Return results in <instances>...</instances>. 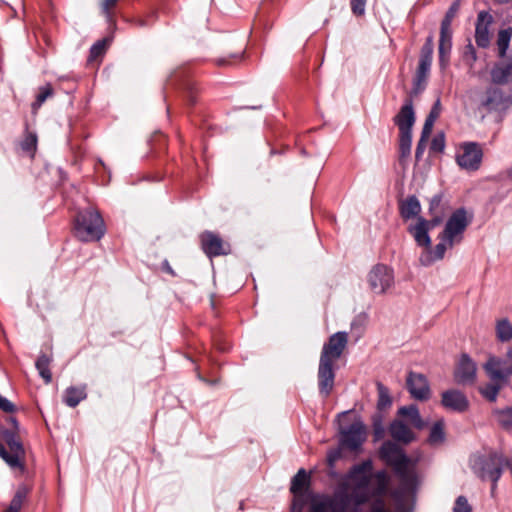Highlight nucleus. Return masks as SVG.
Listing matches in <instances>:
<instances>
[{
	"label": "nucleus",
	"mask_w": 512,
	"mask_h": 512,
	"mask_svg": "<svg viewBox=\"0 0 512 512\" xmlns=\"http://www.w3.org/2000/svg\"><path fill=\"white\" fill-rule=\"evenodd\" d=\"M347 343V332L339 331L332 334L328 342L323 345L318 367V388L319 393L324 398H327L334 388L335 371L333 363L341 357Z\"/></svg>",
	"instance_id": "f257e3e1"
},
{
	"label": "nucleus",
	"mask_w": 512,
	"mask_h": 512,
	"mask_svg": "<svg viewBox=\"0 0 512 512\" xmlns=\"http://www.w3.org/2000/svg\"><path fill=\"white\" fill-rule=\"evenodd\" d=\"M379 455L388 466L393 468L402 483L413 484L415 482L416 475L410 467V459L397 444L391 441L384 442L379 449Z\"/></svg>",
	"instance_id": "f03ea898"
},
{
	"label": "nucleus",
	"mask_w": 512,
	"mask_h": 512,
	"mask_svg": "<svg viewBox=\"0 0 512 512\" xmlns=\"http://www.w3.org/2000/svg\"><path fill=\"white\" fill-rule=\"evenodd\" d=\"M104 220L98 211H80L74 221L75 236L83 242L99 241L105 234Z\"/></svg>",
	"instance_id": "7ed1b4c3"
},
{
	"label": "nucleus",
	"mask_w": 512,
	"mask_h": 512,
	"mask_svg": "<svg viewBox=\"0 0 512 512\" xmlns=\"http://www.w3.org/2000/svg\"><path fill=\"white\" fill-rule=\"evenodd\" d=\"M329 512H360V507L368 501L366 492L350 494L348 483L340 482L334 493L327 495Z\"/></svg>",
	"instance_id": "20e7f679"
},
{
	"label": "nucleus",
	"mask_w": 512,
	"mask_h": 512,
	"mask_svg": "<svg viewBox=\"0 0 512 512\" xmlns=\"http://www.w3.org/2000/svg\"><path fill=\"white\" fill-rule=\"evenodd\" d=\"M473 215L468 214L464 207L458 208L448 218L443 231L440 233L450 244H460L464 238V232L471 224Z\"/></svg>",
	"instance_id": "39448f33"
},
{
	"label": "nucleus",
	"mask_w": 512,
	"mask_h": 512,
	"mask_svg": "<svg viewBox=\"0 0 512 512\" xmlns=\"http://www.w3.org/2000/svg\"><path fill=\"white\" fill-rule=\"evenodd\" d=\"M430 216L431 218L429 220L424 217H418L417 222L408 227V232L413 236L418 246L430 247L431 238L429 236V231L439 226L444 219V213H438Z\"/></svg>",
	"instance_id": "423d86ee"
},
{
	"label": "nucleus",
	"mask_w": 512,
	"mask_h": 512,
	"mask_svg": "<svg viewBox=\"0 0 512 512\" xmlns=\"http://www.w3.org/2000/svg\"><path fill=\"white\" fill-rule=\"evenodd\" d=\"M505 458L498 453H490L486 458L480 459L474 466L475 472L482 480L497 483L502 476Z\"/></svg>",
	"instance_id": "0eeeda50"
},
{
	"label": "nucleus",
	"mask_w": 512,
	"mask_h": 512,
	"mask_svg": "<svg viewBox=\"0 0 512 512\" xmlns=\"http://www.w3.org/2000/svg\"><path fill=\"white\" fill-rule=\"evenodd\" d=\"M461 152L456 155L457 164L467 171H476L480 168L483 150L476 142H466L460 146Z\"/></svg>",
	"instance_id": "6e6552de"
},
{
	"label": "nucleus",
	"mask_w": 512,
	"mask_h": 512,
	"mask_svg": "<svg viewBox=\"0 0 512 512\" xmlns=\"http://www.w3.org/2000/svg\"><path fill=\"white\" fill-rule=\"evenodd\" d=\"M366 440V427L361 421H355L347 428L341 429L339 444L341 448L356 451Z\"/></svg>",
	"instance_id": "1a4fd4ad"
},
{
	"label": "nucleus",
	"mask_w": 512,
	"mask_h": 512,
	"mask_svg": "<svg viewBox=\"0 0 512 512\" xmlns=\"http://www.w3.org/2000/svg\"><path fill=\"white\" fill-rule=\"evenodd\" d=\"M393 282V271L384 264L375 265L368 274L369 286L376 294L385 293Z\"/></svg>",
	"instance_id": "9d476101"
},
{
	"label": "nucleus",
	"mask_w": 512,
	"mask_h": 512,
	"mask_svg": "<svg viewBox=\"0 0 512 512\" xmlns=\"http://www.w3.org/2000/svg\"><path fill=\"white\" fill-rule=\"evenodd\" d=\"M372 461L365 460L360 464L353 465L341 482H352L357 490L366 489L371 480Z\"/></svg>",
	"instance_id": "9b49d317"
},
{
	"label": "nucleus",
	"mask_w": 512,
	"mask_h": 512,
	"mask_svg": "<svg viewBox=\"0 0 512 512\" xmlns=\"http://www.w3.org/2000/svg\"><path fill=\"white\" fill-rule=\"evenodd\" d=\"M200 240L202 250L209 258L227 255L230 252L229 244L224 243L222 238L213 232L205 231Z\"/></svg>",
	"instance_id": "f8f14e48"
},
{
	"label": "nucleus",
	"mask_w": 512,
	"mask_h": 512,
	"mask_svg": "<svg viewBox=\"0 0 512 512\" xmlns=\"http://www.w3.org/2000/svg\"><path fill=\"white\" fill-rule=\"evenodd\" d=\"M482 105L490 111H506L512 106V95L504 93L500 88L491 87L487 89Z\"/></svg>",
	"instance_id": "ddd939ff"
},
{
	"label": "nucleus",
	"mask_w": 512,
	"mask_h": 512,
	"mask_svg": "<svg viewBox=\"0 0 512 512\" xmlns=\"http://www.w3.org/2000/svg\"><path fill=\"white\" fill-rule=\"evenodd\" d=\"M476 363L463 353L454 371V379L460 385L473 384L476 380Z\"/></svg>",
	"instance_id": "4468645a"
},
{
	"label": "nucleus",
	"mask_w": 512,
	"mask_h": 512,
	"mask_svg": "<svg viewBox=\"0 0 512 512\" xmlns=\"http://www.w3.org/2000/svg\"><path fill=\"white\" fill-rule=\"evenodd\" d=\"M406 385L411 396L424 401L430 397V387L427 378L420 373L409 372Z\"/></svg>",
	"instance_id": "2eb2a0df"
},
{
	"label": "nucleus",
	"mask_w": 512,
	"mask_h": 512,
	"mask_svg": "<svg viewBox=\"0 0 512 512\" xmlns=\"http://www.w3.org/2000/svg\"><path fill=\"white\" fill-rule=\"evenodd\" d=\"M493 22L492 15L487 11H480L475 27V42L478 47L487 48L490 44L489 27Z\"/></svg>",
	"instance_id": "dca6fc26"
},
{
	"label": "nucleus",
	"mask_w": 512,
	"mask_h": 512,
	"mask_svg": "<svg viewBox=\"0 0 512 512\" xmlns=\"http://www.w3.org/2000/svg\"><path fill=\"white\" fill-rule=\"evenodd\" d=\"M394 122L399 128V132H412V127L415 123V113L411 98L405 100L400 111L394 117Z\"/></svg>",
	"instance_id": "f3484780"
},
{
	"label": "nucleus",
	"mask_w": 512,
	"mask_h": 512,
	"mask_svg": "<svg viewBox=\"0 0 512 512\" xmlns=\"http://www.w3.org/2000/svg\"><path fill=\"white\" fill-rule=\"evenodd\" d=\"M440 242L431 249L430 247H425L426 250L420 256V262L424 266H429L433 262L441 260L444 258L445 252L447 249H452L456 244H450L448 240H445L442 234H439Z\"/></svg>",
	"instance_id": "a211bd4d"
},
{
	"label": "nucleus",
	"mask_w": 512,
	"mask_h": 512,
	"mask_svg": "<svg viewBox=\"0 0 512 512\" xmlns=\"http://www.w3.org/2000/svg\"><path fill=\"white\" fill-rule=\"evenodd\" d=\"M442 405L450 410L464 412L469 407L467 397L460 391L451 389L442 393Z\"/></svg>",
	"instance_id": "6ab92c4d"
},
{
	"label": "nucleus",
	"mask_w": 512,
	"mask_h": 512,
	"mask_svg": "<svg viewBox=\"0 0 512 512\" xmlns=\"http://www.w3.org/2000/svg\"><path fill=\"white\" fill-rule=\"evenodd\" d=\"M490 74L494 84L505 85L512 82V54L505 62L495 64Z\"/></svg>",
	"instance_id": "aec40b11"
},
{
	"label": "nucleus",
	"mask_w": 512,
	"mask_h": 512,
	"mask_svg": "<svg viewBox=\"0 0 512 512\" xmlns=\"http://www.w3.org/2000/svg\"><path fill=\"white\" fill-rule=\"evenodd\" d=\"M389 433L395 441L404 444H409L415 439L414 432L401 419H395L390 423Z\"/></svg>",
	"instance_id": "412c9836"
},
{
	"label": "nucleus",
	"mask_w": 512,
	"mask_h": 512,
	"mask_svg": "<svg viewBox=\"0 0 512 512\" xmlns=\"http://www.w3.org/2000/svg\"><path fill=\"white\" fill-rule=\"evenodd\" d=\"M502 363L501 359L491 356L484 364V369L492 382H506L511 375L509 369H502Z\"/></svg>",
	"instance_id": "4be33fe9"
},
{
	"label": "nucleus",
	"mask_w": 512,
	"mask_h": 512,
	"mask_svg": "<svg viewBox=\"0 0 512 512\" xmlns=\"http://www.w3.org/2000/svg\"><path fill=\"white\" fill-rule=\"evenodd\" d=\"M421 204L415 195L399 201V213L403 220L418 218L421 212Z\"/></svg>",
	"instance_id": "5701e85b"
},
{
	"label": "nucleus",
	"mask_w": 512,
	"mask_h": 512,
	"mask_svg": "<svg viewBox=\"0 0 512 512\" xmlns=\"http://www.w3.org/2000/svg\"><path fill=\"white\" fill-rule=\"evenodd\" d=\"M87 398V385L69 386L65 389L62 401L68 407L74 408Z\"/></svg>",
	"instance_id": "b1692460"
},
{
	"label": "nucleus",
	"mask_w": 512,
	"mask_h": 512,
	"mask_svg": "<svg viewBox=\"0 0 512 512\" xmlns=\"http://www.w3.org/2000/svg\"><path fill=\"white\" fill-rule=\"evenodd\" d=\"M452 50V33H441L439 37L438 54L439 64L442 68L448 65Z\"/></svg>",
	"instance_id": "393cba45"
},
{
	"label": "nucleus",
	"mask_w": 512,
	"mask_h": 512,
	"mask_svg": "<svg viewBox=\"0 0 512 512\" xmlns=\"http://www.w3.org/2000/svg\"><path fill=\"white\" fill-rule=\"evenodd\" d=\"M3 439L8 445L12 456L16 455V461H21L25 455V451L19 436L13 431L5 430L3 432Z\"/></svg>",
	"instance_id": "a878e982"
},
{
	"label": "nucleus",
	"mask_w": 512,
	"mask_h": 512,
	"mask_svg": "<svg viewBox=\"0 0 512 512\" xmlns=\"http://www.w3.org/2000/svg\"><path fill=\"white\" fill-rule=\"evenodd\" d=\"M398 415L406 418L408 422L416 429L421 430L425 427V422L422 420L416 405L400 407L398 410Z\"/></svg>",
	"instance_id": "bb28decb"
},
{
	"label": "nucleus",
	"mask_w": 512,
	"mask_h": 512,
	"mask_svg": "<svg viewBox=\"0 0 512 512\" xmlns=\"http://www.w3.org/2000/svg\"><path fill=\"white\" fill-rule=\"evenodd\" d=\"M311 477L306 472L304 468L298 470V472L293 476L290 485V492L297 496L302 493V491L310 486Z\"/></svg>",
	"instance_id": "cd10ccee"
},
{
	"label": "nucleus",
	"mask_w": 512,
	"mask_h": 512,
	"mask_svg": "<svg viewBox=\"0 0 512 512\" xmlns=\"http://www.w3.org/2000/svg\"><path fill=\"white\" fill-rule=\"evenodd\" d=\"M53 361L52 355L41 354L36 360L35 366L39 372V375L44 380L45 384H50L52 381V373L50 370V364Z\"/></svg>",
	"instance_id": "c85d7f7f"
},
{
	"label": "nucleus",
	"mask_w": 512,
	"mask_h": 512,
	"mask_svg": "<svg viewBox=\"0 0 512 512\" xmlns=\"http://www.w3.org/2000/svg\"><path fill=\"white\" fill-rule=\"evenodd\" d=\"M38 144V137L35 132L29 131L28 124L23 139L20 142L21 150L31 158L34 157Z\"/></svg>",
	"instance_id": "c756f323"
},
{
	"label": "nucleus",
	"mask_w": 512,
	"mask_h": 512,
	"mask_svg": "<svg viewBox=\"0 0 512 512\" xmlns=\"http://www.w3.org/2000/svg\"><path fill=\"white\" fill-rule=\"evenodd\" d=\"M29 488L26 485H20L12 498L9 506L3 512H20L24 501L29 494Z\"/></svg>",
	"instance_id": "7c9ffc66"
},
{
	"label": "nucleus",
	"mask_w": 512,
	"mask_h": 512,
	"mask_svg": "<svg viewBox=\"0 0 512 512\" xmlns=\"http://www.w3.org/2000/svg\"><path fill=\"white\" fill-rule=\"evenodd\" d=\"M412 132H399V161H405L411 153Z\"/></svg>",
	"instance_id": "2f4dec72"
},
{
	"label": "nucleus",
	"mask_w": 512,
	"mask_h": 512,
	"mask_svg": "<svg viewBox=\"0 0 512 512\" xmlns=\"http://www.w3.org/2000/svg\"><path fill=\"white\" fill-rule=\"evenodd\" d=\"M374 477L376 479V486L373 490V495L382 498L387 493L389 477L385 470L377 471Z\"/></svg>",
	"instance_id": "473e14b6"
},
{
	"label": "nucleus",
	"mask_w": 512,
	"mask_h": 512,
	"mask_svg": "<svg viewBox=\"0 0 512 512\" xmlns=\"http://www.w3.org/2000/svg\"><path fill=\"white\" fill-rule=\"evenodd\" d=\"M512 37V28L500 30L497 38L498 56L505 57Z\"/></svg>",
	"instance_id": "72a5a7b5"
},
{
	"label": "nucleus",
	"mask_w": 512,
	"mask_h": 512,
	"mask_svg": "<svg viewBox=\"0 0 512 512\" xmlns=\"http://www.w3.org/2000/svg\"><path fill=\"white\" fill-rule=\"evenodd\" d=\"M496 421L506 430L512 429V407L496 409L493 411Z\"/></svg>",
	"instance_id": "f704fd0d"
},
{
	"label": "nucleus",
	"mask_w": 512,
	"mask_h": 512,
	"mask_svg": "<svg viewBox=\"0 0 512 512\" xmlns=\"http://www.w3.org/2000/svg\"><path fill=\"white\" fill-rule=\"evenodd\" d=\"M496 335L501 342H507L512 339V324L508 319L504 318L497 321Z\"/></svg>",
	"instance_id": "c9c22d12"
},
{
	"label": "nucleus",
	"mask_w": 512,
	"mask_h": 512,
	"mask_svg": "<svg viewBox=\"0 0 512 512\" xmlns=\"http://www.w3.org/2000/svg\"><path fill=\"white\" fill-rule=\"evenodd\" d=\"M378 391L377 408L382 411L389 408L392 405V398L390 396L389 389L381 382L376 383Z\"/></svg>",
	"instance_id": "e433bc0d"
},
{
	"label": "nucleus",
	"mask_w": 512,
	"mask_h": 512,
	"mask_svg": "<svg viewBox=\"0 0 512 512\" xmlns=\"http://www.w3.org/2000/svg\"><path fill=\"white\" fill-rule=\"evenodd\" d=\"M54 94V90L51 84H46L39 88V92L36 96V100L32 103V111L36 113L38 109L42 106V104L47 100V98L51 97Z\"/></svg>",
	"instance_id": "4c0bfd02"
},
{
	"label": "nucleus",
	"mask_w": 512,
	"mask_h": 512,
	"mask_svg": "<svg viewBox=\"0 0 512 512\" xmlns=\"http://www.w3.org/2000/svg\"><path fill=\"white\" fill-rule=\"evenodd\" d=\"M503 383L504 382L489 383L486 386L480 388V393L488 401L495 402Z\"/></svg>",
	"instance_id": "58836bf2"
},
{
	"label": "nucleus",
	"mask_w": 512,
	"mask_h": 512,
	"mask_svg": "<svg viewBox=\"0 0 512 512\" xmlns=\"http://www.w3.org/2000/svg\"><path fill=\"white\" fill-rule=\"evenodd\" d=\"M108 44H109V41L105 38L96 41L90 48L88 61L92 62V61L96 60L97 58L102 57L106 52Z\"/></svg>",
	"instance_id": "ea45409f"
},
{
	"label": "nucleus",
	"mask_w": 512,
	"mask_h": 512,
	"mask_svg": "<svg viewBox=\"0 0 512 512\" xmlns=\"http://www.w3.org/2000/svg\"><path fill=\"white\" fill-rule=\"evenodd\" d=\"M444 438V423L443 421H437L430 430L428 441L430 444H438L443 442Z\"/></svg>",
	"instance_id": "a19ab883"
},
{
	"label": "nucleus",
	"mask_w": 512,
	"mask_h": 512,
	"mask_svg": "<svg viewBox=\"0 0 512 512\" xmlns=\"http://www.w3.org/2000/svg\"><path fill=\"white\" fill-rule=\"evenodd\" d=\"M120 0H102L100 4L101 12L106 17L108 23L114 22V9Z\"/></svg>",
	"instance_id": "79ce46f5"
},
{
	"label": "nucleus",
	"mask_w": 512,
	"mask_h": 512,
	"mask_svg": "<svg viewBox=\"0 0 512 512\" xmlns=\"http://www.w3.org/2000/svg\"><path fill=\"white\" fill-rule=\"evenodd\" d=\"M433 52H434V37L432 34H430L426 38L425 43L421 48L419 60H425V61L432 62Z\"/></svg>",
	"instance_id": "37998d69"
},
{
	"label": "nucleus",
	"mask_w": 512,
	"mask_h": 512,
	"mask_svg": "<svg viewBox=\"0 0 512 512\" xmlns=\"http://www.w3.org/2000/svg\"><path fill=\"white\" fill-rule=\"evenodd\" d=\"M0 457L12 468H18L22 466L21 461H16V455L12 456V454L6 450L3 444H0Z\"/></svg>",
	"instance_id": "c03bdc74"
},
{
	"label": "nucleus",
	"mask_w": 512,
	"mask_h": 512,
	"mask_svg": "<svg viewBox=\"0 0 512 512\" xmlns=\"http://www.w3.org/2000/svg\"><path fill=\"white\" fill-rule=\"evenodd\" d=\"M427 78L428 76L415 74L411 93L414 95L421 93L426 87Z\"/></svg>",
	"instance_id": "a18cd8bd"
},
{
	"label": "nucleus",
	"mask_w": 512,
	"mask_h": 512,
	"mask_svg": "<svg viewBox=\"0 0 512 512\" xmlns=\"http://www.w3.org/2000/svg\"><path fill=\"white\" fill-rule=\"evenodd\" d=\"M442 195L436 194L434 195L429 202V215H434L438 213H443L442 209Z\"/></svg>",
	"instance_id": "49530a36"
},
{
	"label": "nucleus",
	"mask_w": 512,
	"mask_h": 512,
	"mask_svg": "<svg viewBox=\"0 0 512 512\" xmlns=\"http://www.w3.org/2000/svg\"><path fill=\"white\" fill-rule=\"evenodd\" d=\"M453 512H472V507L465 496H458L455 500Z\"/></svg>",
	"instance_id": "de8ad7c7"
},
{
	"label": "nucleus",
	"mask_w": 512,
	"mask_h": 512,
	"mask_svg": "<svg viewBox=\"0 0 512 512\" xmlns=\"http://www.w3.org/2000/svg\"><path fill=\"white\" fill-rule=\"evenodd\" d=\"M368 0H350L351 11L355 16H363Z\"/></svg>",
	"instance_id": "09e8293b"
},
{
	"label": "nucleus",
	"mask_w": 512,
	"mask_h": 512,
	"mask_svg": "<svg viewBox=\"0 0 512 512\" xmlns=\"http://www.w3.org/2000/svg\"><path fill=\"white\" fill-rule=\"evenodd\" d=\"M321 499L311 504L310 512H329L327 495H323Z\"/></svg>",
	"instance_id": "8fccbe9b"
},
{
	"label": "nucleus",
	"mask_w": 512,
	"mask_h": 512,
	"mask_svg": "<svg viewBox=\"0 0 512 512\" xmlns=\"http://www.w3.org/2000/svg\"><path fill=\"white\" fill-rule=\"evenodd\" d=\"M431 150L434 152H443L445 148V138L444 135H437L433 138L430 146Z\"/></svg>",
	"instance_id": "3c124183"
},
{
	"label": "nucleus",
	"mask_w": 512,
	"mask_h": 512,
	"mask_svg": "<svg viewBox=\"0 0 512 512\" xmlns=\"http://www.w3.org/2000/svg\"><path fill=\"white\" fill-rule=\"evenodd\" d=\"M342 452L341 447L332 449L327 454V463L330 468L334 467L335 463L341 458Z\"/></svg>",
	"instance_id": "603ef678"
},
{
	"label": "nucleus",
	"mask_w": 512,
	"mask_h": 512,
	"mask_svg": "<svg viewBox=\"0 0 512 512\" xmlns=\"http://www.w3.org/2000/svg\"><path fill=\"white\" fill-rule=\"evenodd\" d=\"M368 512H390V511L386 508L384 500L382 498H377L372 502Z\"/></svg>",
	"instance_id": "864d4df0"
},
{
	"label": "nucleus",
	"mask_w": 512,
	"mask_h": 512,
	"mask_svg": "<svg viewBox=\"0 0 512 512\" xmlns=\"http://www.w3.org/2000/svg\"><path fill=\"white\" fill-rule=\"evenodd\" d=\"M431 65V61L419 60L416 74L429 76Z\"/></svg>",
	"instance_id": "5fc2aeb1"
},
{
	"label": "nucleus",
	"mask_w": 512,
	"mask_h": 512,
	"mask_svg": "<svg viewBox=\"0 0 512 512\" xmlns=\"http://www.w3.org/2000/svg\"><path fill=\"white\" fill-rule=\"evenodd\" d=\"M242 57V54H232L229 56V58H218L215 60L216 65L218 66H226L233 64L234 62L240 60Z\"/></svg>",
	"instance_id": "6e6d98bb"
},
{
	"label": "nucleus",
	"mask_w": 512,
	"mask_h": 512,
	"mask_svg": "<svg viewBox=\"0 0 512 512\" xmlns=\"http://www.w3.org/2000/svg\"><path fill=\"white\" fill-rule=\"evenodd\" d=\"M428 139L429 138H423V136L420 137L418 143H417V146H416V150H415V158L417 160H420L425 149H426V145H427V142H428Z\"/></svg>",
	"instance_id": "4d7b16f0"
},
{
	"label": "nucleus",
	"mask_w": 512,
	"mask_h": 512,
	"mask_svg": "<svg viewBox=\"0 0 512 512\" xmlns=\"http://www.w3.org/2000/svg\"><path fill=\"white\" fill-rule=\"evenodd\" d=\"M434 123H435V120H432V119L426 117L423 128H422V132H421V136H423V138L430 137Z\"/></svg>",
	"instance_id": "13d9d810"
},
{
	"label": "nucleus",
	"mask_w": 512,
	"mask_h": 512,
	"mask_svg": "<svg viewBox=\"0 0 512 512\" xmlns=\"http://www.w3.org/2000/svg\"><path fill=\"white\" fill-rule=\"evenodd\" d=\"M0 410L6 413H13L15 411V405L0 395Z\"/></svg>",
	"instance_id": "bf43d9fd"
},
{
	"label": "nucleus",
	"mask_w": 512,
	"mask_h": 512,
	"mask_svg": "<svg viewBox=\"0 0 512 512\" xmlns=\"http://www.w3.org/2000/svg\"><path fill=\"white\" fill-rule=\"evenodd\" d=\"M441 113V103L440 100L437 99L434 105L432 106L427 118H430L432 120H437V118L440 116Z\"/></svg>",
	"instance_id": "052dcab7"
},
{
	"label": "nucleus",
	"mask_w": 512,
	"mask_h": 512,
	"mask_svg": "<svg viewBox=\"0 0 512 512\" xmlns=\"http://www.w3.org/2000/svg\"><path fill=\"white\" fill-rule=\"evenodd\" d=\"M452 21H453L452 18H448V17L444 16V18L441 22L440 32L441 33H452V30H451Z\"/></svg>",
	"instance_id": "680f3d73"
},
{
	"label": "nucleus",
	"mask_w": 512,
	"mask_h": 512,
	"mask_svg": "<svg viewBox=\"0 0 512 512\" xmlns=\"http://www.w3.org/2000/svg\"><path fill=\"white\" fill-rule=\"evenodd\" d=\"M459 7H460L459 1L453 2L451 4V6L449 7V9L447 10L445 16L448 18L454 19V17L456 16V14L459 10Z\"/></svg>",
	"instance_id": "e2e57ef3"
},
{
	"label": "nucleus",
	"mask_w": 512,
	"mask_h": 512,
	"mask_svg": "<svg viewBox=\"0 0 512 512\" xmlns=\"http://www.w3.org/2000/svg\"><path fill=\"white\" fill-rule=\"evenodd\" d=\"M162 267H163V270L166 271L167 273L171 274V275H175L173 269L171 268V266L169 265L168 261H164L162 263Z\"/></svg>",
	"instance_id": "0e129e2a"
},
{
	"label": "nucleus",
	"mask_w": 512,
	"mask_h": 512,
	"mask_svg": "<svg viewBox=\"0 0 512 512\" xmlns=\"http://www.w3.org/2000/svg\"><path fill=\"white\" fill-rule=\"evenodd\" d=\"M136 24H137L139 27H143V26H145V25H146V22H145L144 20L139 19V20H137V21H136Z\"/></svg>",
	"instance_id": "69168bd1"
},
{
	"label": "nucleus",
	"mask_w": 512,
	"mask_h": 512,
	"mask_svg": "<svg viewBox=\"0 0 512 512\" xmlns=\"http://www.w3.org/2000/svg\"><path fill=\"white\" fill-rule=\"evenodd\" d=\"M507 356L512 360V348L508 350Z\"/></svg>",
	"instance_id": "338daca9"
},
{
	"label": "nucleus",
	"mask_w": 512,
	"mask_h": 512,
	"mask_svg": "<svg viewBox=\"0 0 512 512\" xmlns=\"http://www.w3.org/2000/svg\"><path fill=\"white\" fill-rule=\"evenodd\" d=\"M508 176L512 180V167L508 170Z\"/></svg>",
	"instance_id": "774afa93"
}]
</instances>
